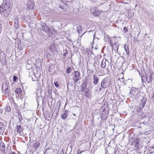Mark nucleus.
Returning <instances> with one entry per match:
<instances>
[{"mask_svg": "<svg viewBox=\"0 0 154 154\" xmlns=\"http://www.w3.org/2000/svg\"><path fill=\"white\" fill-rule=\"evenodd\" d=\"M11 2L10 0H5L0 6V13L5 17H8L10 12Z\"/></svg>", "mask_w": 154, "mask_h": 154, "instance_id": "obj_1", "label": "nucleus"}, {"mask_svg": "<svg viewBox=\"0 0 154 154\" xmlns=\"http://www.w3.org/2000/svg\"><path fill=\"white\" fill-rule=\"evenodd\" d=\"M41 25L42 28V30L48 33L49 35L51 36L52 34V32H51L50 29L46 26L45 23H41Z\"/></svg>", "mask_w": 154, "mask_h": 154, "instance_id": "obj_2", "label": "nucleus"}, {"mask_svg": "<svg viewBox=\"0 0 154 154\" xmlns=\"http://www.w3.org/2000/svg\"><path fill=\"white\" fill-rule=\"evenodd\" d=\"M2 90V92L5 95H9V90L8 89V86L7 83L5 82H4L3 83Z\"/></svg>", "mask_w": 154, "mask_h": 154, "instance_id": "obj_3", "label": "nucleus"}, {"mask_svg": "<svg viewBox=\"0 0 154 154\" xmlns=\"http://www.w3.org/2000/svg\"><path fill=\"white\" fill-rule=\"evenodd\" d=\"M109 83L108 80L104 79L101 82L100 87L104 89L106 88L109 86Z\"/></svg>", "mask_w": 154, "mask_h": 154, "instance_id": "obj_4", "label": "nucleus"}, {"mask_svg": "<svg viewBox=\"0 0 154 154\" xmlns=\"http://www.w3.org/2000/svg\"><path fill=\"white\" fill-rule=\"evenodd\" d=\"M91 12L95 16H97L100 15V12L98 9L96 8H92L90 9Z\"/></svg>", "mask_w": 154, "mask_h": 154, "instance_id": "obj_5", "label": "nucleus"}, {"mask_svg": "<svg viewBox=\"0 0 154 154\" xmlns=\"http://www.w3.org/2000/svg\"><path fill=\"white\" fill-rule=\"evenodd\" d=\"M27 3V7L29 8L32 9L33 8L34 6V2L28 0Z\"/></svg>", "mask_w": 154, "mask_h": 154, "instance_id": "obj_6", "label": "nucleus"}, {"mask_svg": "<svg viewBox=\"0 0 154 154\" xmlns=\"http://www.w3.org/2000/svg\"><path fill=\"white\" fill-rule=\"evenodd\" d=\"M152 73L148 74L146 76V81L148 83H151L152 79Z\"/></svg>", "mask_w": 154, "mask_h": 154, "instance_id": "obj_7", "label": "nucleus"}, {"mask_svg": "<svg viewBox=\"0 0 154 154\" xmlns=\"http://www.w3.org/2000/svg\"><path fill=\"white\" fill-rule=\"evenodd\" d=\"M68 114L69 111L68 110H65L64 113L61 116V119L63 120L67 118Z\"/></svg>", "mask_w": 154, "mask_h": 154, "instance_id": "obj_8", "label": "nucleus"}, {"mask_svg": "<svg viewBox=\"0 0 154 154\" xmlns=\"http://www.w3.org/2000/svg\"><path fill=\"white\" fill-rule=\"evenodd\" d=\"M93 77L94 80L93 83L95 85H97L98 83L99 78L95 75H93Z\"/></svg>", "mask_w": 154, "mask_h": 154, "instance_id": "obj_9", "label": "nucleus"}, {"mask_svg": "<svg viewBox=\"0 0 154 154\" xmlns=\"http://www.w3.org/2000/svg\"><path fill=\"white\" fill-rule=\"evenodd\" d=\"M5 127L3 123L2 122H0V134H3L5 131Z\"/></svg>", "mask_w": 154, "mask_h": 154, "instance_id": "obj_10", "label": "nucleus"}, {"mask_svg": "<svg viewBox=\"0 0 154 154\" xmlns=\"http://www.w3.org/2000/svg\"><path fill=\"white\" fill-rule=\"evenodd\" d=\"M73 79L80 78V73L78 71H75L73 74Z\"/></svg>", "mask_w": 154, "mask_h": 154, "instance_id": "obj_11", "label": "nucleus"}, {"mask_svg": "<svg viewBox=\"0 0 154 154\" xmlns=\"http://www.w3.org/2000/svg\"><path fill=\"white\" fill-rule=\"evenodd\" d=\"M145 104L146 101L144 99L142 100L140 102L139 108L142 109L145 106Z\"/></svg>", "mask_w": 154, "mask_h": 154, "instance_id": "obj_12", "label": "nucleus"}, {"mask_svg": "<svg viewBox=\"0 0 154 154\" xmlns=\"http://www.w3.org/2000/svg\"><path fill=\"white\" fill-rule=\"evenodd\" d=\"M17 45L18 48L20 50H22L23 48V45L22 42L20 41V40L17 42Z\"/></svg>", "mask_w": 154, "mask_h": 154, "instance_id": "obj_13", "label": "nucleus"}, {"mask_svg": "<svg viewBox=\"0 0 154 154\" xmlns=\"http://www.w3.org/2000/svg\"><path fill=\"white\" fill-rule=\"evenodd\" d=\"M16 131L18 133H20L22 131V129L21 126L20 125H17L16 127Z\"/></svg>", "mask_w": 154, "mask_h": 154, "instance_id": "obj_14", "label": "nucleus"}, {"mask_svg": "<svg viewBox=\"0 0 154 154\" xmlns=\"http://www.w3.org/2000/svg\"><path fill=\"white\" fill-rule=\"evenodd\" d=\"M5 146L4 143L2 142H0V150H5Z\"/></svg>", "mask_w": 154, "mask_h": 154, "instance_id": "obj_15", "label": "nucleus"}, {"mask_svg": "<svg viewBox=\"0 0 154 154\" xmlns=\"http://www.w3.org/2000/svg\"><path fill=\"white\" fill-rule=\"evenodd\" d=\"M49 50L51 52L54 51L56 49V47L54 44L51 45L49 48Z\"/></svg>", "mask_w": 154, "mask_h": 154, "instance_id": "obj_16", "label": "nucleus"}, {"mask_svg": "<svg viewBox=\"0 0 154 154\" xmlns=\"http://www.w3.org/2000/svg\"><path fill=\"white\" fill-rule=\"evenodd\" d=\"M142 109L139 108H138L137 110V114L139 116H141L143 114V112L141 110Z\"/></svg>", "mask_w": 154, "mask_h": 154, "instance_id": "obj_17", "label": "nucleus"}, {"mask_svg": "<svg viewBox=\"0 0 154 154\" xmlns=\"http://www.w3.org/2000/svg\"><path fill=\"white\" fill-rule=\"evenodd\" d=\"M106 62H108L106 59H105V60H103L102 61L101 63V66L102 68H105L106 66Z\"/></svg>", "mask_w": 154, "mask_h": 154, "instance_id": "obj_18", "label": "nucleus"}, {"mask_svg": "<svg viewBox=\"0 0 154 154\" xmlns=\"http://www.w3.org/2000/svg\"><path fill=\"white\" fill-rule=\"evenodd\" d=\"M126 53L128 55L129 54V51L128 50V46L125 45L124 47Z\"/></svg>", "mask_w": 154, "mask_h": 154, "instance_id": "obj_19", "label": "nucleus"}, {"mask_svg": "<svg viewBox=\"0 0 154 154\" xmlns=\"http://www.w3.org/2000/svg\"><path fill=\"white\" fill-rule=\"evenodd\" d=\"M40 143L38 141L35 143L34 146L35 149H37L40 146Z\"/></svg>", "mask_w": 154, "mask_h": 154, "instance_id": "obj_20", "label": "nucleus"}, {"mask_svg": "<svg viewBox=\"0 0 154 154\" xmlns=\"http://www.w3.org/2000/svg\"><path fill=\"white\" fill-rule=\"evenodd\" d=\"M80 79V78L73 79V80L74 82L75 83L77 82L78 83H80V82L79 81L78 82V81Z\"/></svg>", "mask_w": 154, "mask_h": 154, "instance_id": "obj_21", "label": "nucleus"}, {"mask_svg": "<svg viewBox=\"0 0 154 154\" xmlns=\"http://www.w3.org/2000/svg\"><path fill=\"white\" fill-rule=\"evenodd\" d=\"M22 90L20 88H18L16 89L15 92L17 94L20 93L22 92Z\"/></svg>", "mask_w": 154, "mask_h": 154, "instance_id": "obj_22", "label": "nucleus"}, {"mask_svg": "<svg viewBox=\"0 0 154 154\" xmlns=\"http://www.w3.org/2000/svg\"><path fill=\"white\" fill-rule=\"evenodd\" d=\"M14 23V26H15V27L16 29L18 28L19 26H18V24L17 20H15Z\"/></svg>", "mask_w": 154, "mask_h": 154, "instance_id": "obj_23", "label": "nucleus"}, {"mask_svg": "<svg viewBox=\"0 0 154 154\" xmlns=\"http://www.w3.org/2000/svg\"><path fill=\"white\" fill-rule=\"evenodd\" d=\"M90 92L88 90L87 91H86L85 93V96L87 98H88Z\"/></svg>", "mask_w": 154, "mask_h": 154, "instance_id": "obj_24", "label": "nucleus"}, {"mask_svg": "<svg viewBox=\"0 0 154 154\" xmlns=\"http://www.w3.org/2000/svg\"><path fill=\"white\" fill-rule=\"evenodd\" d=\"M72 71V69L71 67H68L67 68L66 72L68 74H69Z\"/></svg>", "mask_w": 154, "mask_h": 154, "instance_id": "obj_25", "label": "nucleus"}, {"mask_svg": "<svg viewBox=\"0 0 154 154\" xmlns=\"http://www.w3.org/2000/svg\"><path fill=\"white\" fill-rule=\"evenodd\" d=\"M11 110V108L9 106H7L5 109V111L6 112H9Z\"/></svg>", "mask_w": 154, "mask_h": 154, "instance_id": "obj_26", "label": "nucleus"}, {"mask_svg": "<svg viewBox=\"0 0 154 154\" xmlns=\"http://www.w3.org/2000/svg\"><path fill=\"white\" fill-rule=\"evenodd\" d=\"M114 45H115L117 51H118V49L119 48L118 44L117 43H114Z\"/></svg>", "mask_w": 154, "mask_h": 154, "instance_id": "obj_27", "label": "nucleus"}, {"mask_svg": "<svg viewBox=\"0 0 154 154\" xmlns=\"http://www.w3.org/2000/svg\"><path fill=\"white\" fill-rule=\"evenodd\" d=\"M87 83L85 81H84L82 84V87H85L86 86Z\"/></svg>", "mask_w": 154, "mask_h": 154, "instance_id": "obj_28", "label": "nucleus"}, {"mask_svg": "<svg viewBox=\"0 0 154 154\" xmlns=\"http://www.w3.org/2000/svg\"><path fill=\"white\" fill-rule=\"evenodd\" d=\"M134 33L135 34V35H136V36H135L134 37V39L135 40V38H136L138 36V35H139V33H138L137 32H134Z\"/></svg>", "mask_w": 154, "mask_h": 154, "instance_id": "obj_29", "label": "nucleus"}, {"mask_svg": "<svg viewBox=\"0 0 154 154\" xmlns=\"http://www.w3.org/2000/svg\"><path fill=\"white\" fill-rule=\"evenodd\" d=\"M1 152L0 153V154H6V153L5 151V150H1Z\"/></svg>", "mask_w": 154, "mask_h": 154, "instance_id": "obj_30", "label": "nucleus"}, {"mask_svg": "<svg viewBox=\"0 0 154 154\" xmlns=\"http://www.w3.org/2000/svg\"><path fill=\"white\" fill-rule=\"evenodd\" d=\"M17 79V78L15 76H13V81L14 82H15Z\"/></svg>", "mask_w": 154, "mask_h": 154, "instance_id": "obj_31", "label": "nucleus"}, {"mask_svg": "<svg viewBox=\"0 0 154 154\" xmlns=\"http://www.w3.org/2000/svg\"><path fill=\"white\" fill-rule=\"evenodd\" d=\"M54 85L57 88L59 86V85L58 83L57 82H54Z\"/></svg>", "mask_w": 154, "mask_h": 154, "instance_id": "obj_32", "label": "nucleus"}, {"mask_svg": "<svg viewBox=\"0 0 154 154\" xmlns=\"http://www.w3.org/2000/svg\"><path fill=\"white\" fill-rule=\"evenodd\" d=\"M123 30L125 32H127V28L126 27H124L123 28Z\"/></svg>", "mask_w": 154, "mask_h": 154, "instance_id": "obj_33", "label": "nucleus"}, {"mask_svg": "<svg viewBox=\"0 0 154 154\" xmlns=\"http://www.w3.org/2000/svg\"><path fill=\"white\" fill-rule=\"evenodd\" d=\"M19 120V121H21L23 119L22 116L18 117Z\"/></svg>", "mask_w": 154, "mask_h": 154, "instance_id": "obj_34", "label": "nucleus"}, {"mask_svg": "<svg viewBox=\"0 0 154 154\" xmlns=\"http://www.w3.org/2000/svg\"><path fill=\"white\" fill-rule=\"evenodd\" d=\"M138 88H133L132 90V91H135L138 90Z\"/></svg>", "mask_w": 154, "mask_h": 154, "instance_id": "obj_35", "label": "nucleus"}, {"mask_svg": "<svg viewBox=\"0 0 154 154\" xmlns=\"http://www.w3.org/2000/svg\"><path fill=\"white\" fill-rule=\"evenodd\" d=\"M4 53L0 49V57H1V55H4Z\"/></svg>", "mask_w": 154, "mask_h": 154, "instance_id": "obj_36", "label": "nucleus"}, {"mask_svg": "<svg viewBox=\"0 0 154 154\" xmlns=\"http://www.w3.org/2000/svg\"><path fill=\"white\" fill-rule=\"evenodd\" d=\"M64 149H62L61 151L60 154H64Z\"/></svg>", "mask_w": 154, "mask_h": 154, "instance_id": "obj_37", "label": "nucleus"}, {"mask_svg": "<svg viewBox=\"0 0 154 154\" xmlns=\"http://www.w3.org/2000/svg\"><path fill=\"white\" fill-rule=\"evenodd\" d=\"M82 152L80 151L79 149L77 150V154H81Z\"/></svg>", "mask_w": 154, "mask_h": 154, "instance_id": "obj_38", "label": "nucleus"}, {"mask_svg": "<svg viewBox=\"0 0 154 154\" xmlns=\"http://www.w3.org/2000/svg\"><path fill=\"white\" fill-rule=\"evenodd\" d=\"M109 42H110V45L112 47V48H113V45H112V41L111 40H110Z\"/></svg>", "mask_w": 154, "mask_h": 154, "instance_id": "obj_39", "label": "nucleus"}, {"mask_svg": "<svg viewBox=\"0 0 154 154\" xmlns=\"http://www.w3.org/2000/svg\"><path fill=\"white\" fill-rule=\"evenodd\" d=\"M3 109H2V108H0V113H2L3 112Z\"/></svg>", "mask_w": 154, "mask_h": 154, "instance_id": "obj_40", "label": "nucleus"}, {"mask_svg": "<svg viewBox=\"0 0 154 154\" xmlns=\"http://www.w3.org/2000/svg\"><path fill=\"white\" fill-rule=\"evenodd\" d=\"M102 88L101 87L99 88V90H96V91H98V92H99V91H101V90H102Z\"/></svg>", "mask_w": 154, "mask_h": 154, "instance_id": "obj_41", "label": "nucleus"}, {"mask_svg": "<svg viewBox=\"0 0 154 154\" xmlns=\"http://www.w3.org/2000/svg\"><path fill=\"white\" fill-rule=\"evenodd\" d=\"M50 149L49 148H47V149H46V151H45L44 152V154L46 153L47 152V151L48 150Z\"/></svg>", "mask_w": 154, "mask_h": 154, "instance_id": "obj_42", "label": "nucleus"}, {"mask_svg": "<svg viewBox=\"0 0 154 154\" xmlns=\"http://www.w3.org/2000/svg\"><path fill=\"white\" fill-rule=\"evenodd\" d=\"M84 87H82V89H81V91L82 92L84 91Z\"/></svg>", "mask_w": 154, "mask_h": 154, "instance_id": "obj_43", "label": "nucleus"}, {"mask_svg": "<svg viewBox=\"0 0 154 154\" xmlns=\"http://www.w3.org/2000/svg\"><path fill=\"white\" fill-rule=\"evenodd\" d=\"M9 154H16L14 152H12L9 153Z\"/></svg>", "mask_w": 154, "mask_h": 154, "instance_id": "obj_44", "label": "nucleus"}, {"mask_svg": "<svg viewBox=\"0 0 154 154\" xmlns=\"http://www.w3.org/2000/svg\"><path fill=\"white\" fill-rule=\"evenodd\" d=\"M18 116H21V113L20 112H18Z\"/></svg>", "mask_w": 154, "mask_h": 154, "instance_id": "obj_45", "label": "nucleus"}, {"mask_svg": "<svg viewBox=\"0 0 154 154\" xmlns=\"http://www.w3.org/2000/svg\"><path fill=\"white\" fill-rule=\"evenodd\" d=\"M38 98H39V97H38L37 98H36V100L38 102Z\"/></svg>", "mask_w": 154, "mask_h": 154, "instance_id": "obj_46", "label": "nucleus"}, {"mask_svg": "<svg viewBox=\"0 0 154 154\" xmlns=\"http://www.w3.org/2000/svg\"><path fill=\"white\" fill-rule=\"evenodd\" d=\"M154 152H150L149 154H154Z\"/></svg>", "mask_w": 154, "mask_h": 154, "instance_id": "obj_47", "label": "nucleus"}, {"mask_svg": "<svg viewBox=\"0 0 154 154\" xmlns=\"http://www.w3.org/2000/svg\"><path fill=\"white\" fill-rule=\"evenodd\" d=\"M95 63V62H94V63L93 64V66L95 68L96 66H95L94 63Z\"/></svg>", "mask_w": 154, "mask_h": 154, "instance_id": "obj_48", "label": "nucleus"}, {"mask_svg": "<svg viewBox=\"0 0 154 154\" xmlns=\"http://www.w3.org/2000/svg\"><path fill=\"white\" fill-rule=\"evenodd\" d=\"M116 150H115L114 152H113V153L114 154H115L116 153Z\"/></svg>", "mask_w": 154, "mask_h": 154, "instance_id": "obj_49", "label": "nucleus"}, {"mask_svg": "<svg viewBox=\"0 0 154 154\" xmlns=\"http://www.w3.org/2000/svg\"><path fill=\"white\" fill-rule=\"evenodd\" d=\"M72 115H73V116H76V115H75V114H74V113H72Z\"/></svg>", "mask_w": 154, "mask_h": 154, "instance_id": "obj_50", "label": "nucleus"}, {"mask_svg": "<svg viewBox=\"0 0 154 154\" xmlns=\"http://www.w3.org/2000/svg\"><path fill=\"white\" fill-rule=\"evenodd\" d=\"M8 146H9V145L8 144Z\"/></svg>", "mask_w": 154, "mask_h": 154, "instance_id": "obj_51", "label": "nucleus"}, {"mask_svg": "<svg viewBox=\"0 0 154 154\" xmlns=\"http://www.w3.org/2000/svg\"><path fill=\"white\" fill-rule=\"evenodd\" d=\"M65 54H64L63 55H64V56H65Z\"/></svg>", "mask_w": 154, "mask_h": 154, "instance_id": "obj_52", "label": "nucleus"}, {"mask_svg": "<svg viewBox=\"0 0 154 154\" xmlns=\"http://www.w3.org/2000/svg\"><path fill=\"white\" fill-rule=\"evenodd\" d=\"M69 41H70L71 42H72L71 40H69Z\"/></svg>", "mask_w": 154, "mask_h": 154, "instance_id": "obj_53", "label": "nucleus"}, {"mask_svg": "<svg viewBox=\"0 0 154 154\" xmlns=\"http://www.w3.org/2000/svg\"><path fill=\"white\" fill-rule=\"evenodd\" d=\"M153 67H154V63H153Z\"/></svg>", "mask_w": 154, "mask_h": 154, "instance_id": "obj_54", "label": "nucleus"}, {"mask_svg": "<svg viewBox=\"0 0 154 154\" xmlns=\"http://www.w3.org/2000/svg\"><path fill=\"white\" fill-rule=\"evenodd\" d=\"M95 36V35H94V36Z\"/></svg>", "mask_w": 154, "mask_h": 154, "instance_id": "obj_55", "label": "nucleus"}, {"mask_svg": "<svg viewBox=\"0 0 154 154\" xmlns=\"http://www.w3.org/2000/svg\"><path fill=\"white\" fill-rule=\"evenodd\" d=\"M103 4V3H102L101 5H102Z\"/></svg>", "mask_w": 154, "mask_h": 154, "instance_id": "obj_56", "label": "nucleus"}, {"mask_svg": "<svg viewBox=\"0 0 154 154\" xmlns=\"http://www.w3.org/2000/svg\"><path fill=\"white\" fill-rule=\"evenodd\" d=\"M78 27H77V29H78Z\"/></svg>", "mask_w": 154, "mask_h": 154, "instance_id": "obj_57", "label": "nucleus"}, {"mask_svg": "<svg viewBox=\"0 0 154 154\" xmlns=\"http://www.w3.org/2000/svg\"><path fill=\"white\" fill-rule=\"evenodd\" d=\"M90 0L91 1H92V0Z\"/></svg>", "mask_w": 154, "mask_h": 154, "instance_id": "obj_58", "label": "nucleus"}]
</instances>
